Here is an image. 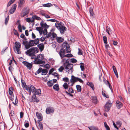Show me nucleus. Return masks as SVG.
<instances>
[{
	"label": "nucleus",
	"instance_id": "nucleus-1",
	"mask_svg": "<svg viewBox=\"0 0 130 130\" xmlns=\"http://www.w3.org/2000/svg\"><path fill=\"white\" fill-rule=\"evenodd\" d=\"M62 61L64 62L63 65L65 69L68 70V71L71 70L72 73L73 72V65L70 62L76 63L77 62V60L74 58L70 59L64 58L62 59Z\"/></svg>",
	"mask_w": 130,
	"mask_h": 130
},
{
	"label": "nucleus",
	"instance_id": "nucleus-2",
	"mask_svg": "<svg viewBox=\"0 0 130 130\" xmlns=\"http://www.w3.org/2000/svg\"><path fill=\"white\" fill-rule=\"evenodd\" d=\"M61 46L62 48L59 52V54L62 58L64 57V56L66 53H70L71 50L69 44L66 41L64 42Z\"/></svg>",
	"mask_w": 130,
	"mask_h": 130
},
{
	"label": "nucleus",
	"instance_id": "nucleus-3",
	"mask_svg": "<svg viewBox=\"0 0 130 130\" xmlns=\"http://www.w3.org/2000/svg\"><path fill=\"white\" fill-rule=\"evenodd\" d=\"M39 42V39L37 38L34 40H30L29 42L26 40H23L22 44L25 46L26 49H28L31 47L38 44Z\"/></svg>",
	"mask_w": 130,
	"mask_h": 130
},
{
	"label": "nucleus",
	"instance_id": "nucleus-4",
	"mask_svg": "<svg viewBox=\"0 0 130 130\" xmlns=\"http://www.w3.org/2000/svg\"><path fill=\"white\" fill-rule=\"evenodd\" d=\"M55 25L56 27L59 31L61 34H63L66 30L67 28L64 26L63 24L61 22L56 23Z\"/></svg>",
	"mask_w": 130,
	"mask_h": 130
},
{
	"label": "nucleus",
	"instance_id": "nucleus-5",
	"mask_svg": "<svg viewBox=\"0 0 130 130\" xmlns=\"http://www.w3.org/2000/svg\"><path fill=\"white\" fill-rule=\"evenodd\" d=\"M77 81L79 82L82 83L83 84L84 83L83 81L81 79L78 77H76L72 75L71 76V79L70 80V82L68 84H69L71 82V84L70 86H72L75 82H76Z\"/></svg>",
	"mask_w": 130,
	"mask_h": 130
},
{
	"label": "nucleus",
	"instance_id": "nucleus-6",
	"mask_svg": "<svg viewBox=\"0 0 130 130\" xmlns=\"http://www.w3.org/2000/svg\"><path fill=\"white\" fill-rule=\"evenodd\" d=\"M112 105L110 100H108L104 106V109L105 111L108 112L110 110Z\"/></svg>",
	"mask_w": 130,
	"mask_h": 130
},
{
	"label": "nucleus",
	"instance_id": "nucleus-7",
	"mask_svg": "<svg viewBox=\"0 0 130 130\" xmlns=\"http://www.w3.org/2000/svg\"><path fill=\"white\" fill-rule=\"evenodd\" d=\"M29 9L28 7L24 8L22 10L21 16L23 17L28 14L29 12Z\"/></svg>",
	"mask_w": 130,
	"mask_h": 130
},
{
	"label": "nucleus",
	"instance_id": "nucleus-8",
	"mask_svg": "<svg viewBox=\"0 0 130 130\" xmlns=\"http://www.w3.org/2000/svg\"><path fill=\"white\" fill-rule=\"evenodd\" d=\"M15 49L14 51H16L18 54H20L21 52L20 50V48L21 47V44L19 42H15Z\"/></svg>",
	"mask_w": 130,
	"mask_h": 130
},
{
	"label": "nucleus",
	"instance_id": "nucleus-9",
	"mask_svg": "<svg viewBox=\"0 0 130 130\" xmlns=\"http://www.w3.org/2000/svg\"><path fill=\"white\" fill-rule=\"evenodd\" d=\"M55 109L53 107H47L46 110V112L47 114L53 113Z\"/></svg>",
	"mask_w": 130,
	"mask_h": 130
},
{
	"label": "nucleus",
	"instance_id": "nucleus-10",
	"mask_svg": "<svg viewBox=\"0 0 130 130\" xmlns=\"http://www.w3.org/2000/svg\"><path fill=\"white\" fill-rule=\"evenodd\" d=\"M22 63L27 67V68L28 69L30 70L31 69L32 65L31 63H28L26 61H23L22 62Z\"/></svg>",
	"mask_w": 130,
	"mask_h": 130
},
{
	"label": "nucleus",
	"instance_id": "nucleus-11",
	"mask_svg": "<svg viewBox=\"0 0 130 130\" xmlns=\"http://www.w3.org/2000/svg\"><path fill=\"white\" fill-rule=\"evenodd\" d=\"M38 50L37 47L31 48L27 50V52L28 53H29L30 52H32L35 54V53H37L38 52Z\"/></svg>",
	"mask_w": 130,
	"mask_h": 130
},
{
	"label": "nucleus",
	"instance_id": "nucleus-12",
	"mask_svg": "<svg viewBox=\"0 0 130 130\" xmlns=\"http://www.w3.org/2000/svg\"><path fill=\"white\" fill-rule=\"evenodd\" d=\"M34 62L36 64H40L44 63L45 62L42 60H39L38 58H36L34 61Z\"/></svg>",
	"mask_w": 130,
	"mask_h": 130
},
{
	"label": "nucleus",
	"instance_id": "nucleus-13",
	"mask_svg": "<svg viewBox=\"0 0 130 130\" xmlns=\"http://www.w3.org/2000/svg\"><path fill=\"white\" fill-rule=\"evenodd\" d=\"M17 6L16 4H14L12 5L11 8L10 9L9 11L10 14H12L14 12Z\"/></svg>",
	"mask_w": 130,
	"mask_h": 130
},
{
	"label": "nucleus",
	"instance_id": "nucleus-14",
	"mask_svg": "<svg viewBox=\"0 0 130 130\" xmlns=\"http://www.w3.org/2000/svg\"><path fill=\"white\" fill-rule=\"evenodd\" d=\"M25 0H20L18 2V8L19 9L23 6V4L25 2Z\"/></svg>",
	"mask_w": 130,
	"mask_h": 130
},
{
	"label": "nucleus",
	"instance_id": "nucleus-15",
	"mask_svg": "<svg viewBox=\"0 0 130 130\" xmlns=\"http://www.w3.org/2000/svg\"><path fill=\"white\" fill-rule=\"evenodd\" d=\"M30 92V93H31V91L33 93H34L35 91H36V88L33 85H31L30 87H29L28 88V90Z\"/></svg>",
	"mask_w": 130,
	"mask_h": 130
},
{
	"label": "nucleus",
	"instance_id": "nucleus-16",
	"mask_svg": "<svg viewBox=\"0 0 130 130\" xmlns=\"http://www.w3.org/2000/svg\"><path fill=\"white\" fill-rule=\"evenodd\" d=\"M21 80L22 87L24 88L27 90H28V87L26 85L25 82L22 79H21Z\"/></svg>",
	"mask_w": 130,
	"mask_h": 130
},
{
	"label": "nucleus",
	"instance_id": "nucleus-17",
	"mask_svg": "<svg viewBox=\"0 0 130 130\" xmlns=\"http://www.w3.org/2000/svg\"><path fill=\"white\" fill-rule=\"evenodd\" d=\"M91 100L92 102L95 104H96L98 103L97 98L96 96H92Z\"/></svg>",
	"mask_w": 130,
	"mask_h": 130
},
{
	"label": "nucleus",
	"instance_id": "nucleus-18",
	"mask_svg": "<svg viewBox=\"0 0 130 130\" xmlns=\"http://www.w3.org/2000/svg\"><path fill=\"white\" fill-rule=\"evenodd\" d=\"M117 104L116 106L118 109H120L123 106L122 104L119 101H117L116 102Z\"/></svg>",
	"mask_w": 130,
	"mask_h": 130
},
{
	"label": "nucleus",
	"instance_id": "nucleus-19",
	"mask_svg": "<svg viewBox=\"0 0 130 130\" xmlns=\"http://www.w3.org/2000/svg\"><path fill=\"white\" fill-rule=\"evenodd\" d=\"M40 25L43 28H48L49 27V26L47 25L46 23H44V21L43 20L41 22Z\"/></svg>",
	"mask_w": 130,
	"mask_h": 130
},
{
	"label": "nucleus",
	"instance_id": "nucleus-20",
	"mask_svg": "<svg viewBox=\"0 0 130 130\" xmlns=\"http://www.w3.org/2000/svg\"><path fill=\"white\" fill-rule=\"evenodd\" d=\"M37 46L41 52H42L43 50L44 45L43 43H41L38 44Z\"/></svg>",
	"mask_w": 130,
	"mask_h": 130
},
{
	"label": "nucleus",
	"instance_id": "nucleus-21",
	"mask_svg": "<svg viewBox=\"0 0 130 130\" xmlns=\"http://www.w3.org/2000/svg\"><path fill=\"white\" fill-rule=\"evenodd\" d=\"M36 29L37 30L39 31L40 35H41L42 34L43 28L42 27H37Z\"/></svg>",
	"mask_w": 130,
	"mask_h": 130
},
{
	"label": "nucleus",
	"instance_id": "nucleus-22",
	"mask_svg": "<svg viewBox=\"0 0 130 130\" xmlns=\"http://www.w3.org/2000/svg\"><path fill=\"white\" fill-rule=\"evenodd\" d=\"M36 115L38 119H40L39 120L40 121L42 120L43 117L42 114L38 113V112H36Z\"/></svg>",
	"mask_w": 130,
	"mask_h": 130
},
{
	"label": "nucleus",
	"instance_id": "nucleus-23",
	"mask_svg": "<svg viewBox=\"0 0 130 130\" xmlns=\"http://www.w3.org/2000/svg\"><path fill=\"white\" fill-rule=\"evenodd\" d=\"M56 39L58 42L59 43L62 42L64 41V39L61 37H56Z\"/></svg>",
	"mask_w": 130,
	"mask_h": 130
},
{
	"label": "nucleus",
	"instance_id": "nucleus-24",
	"mask_svg": "<svg viewBox=\"0 0 130 130\" xmlns=\"http://www.w3.org/2000/svg\"><path fill=\"white\" fill-rule=\"evenodd\" d=\"M89 11L90 13V16L92 17L93 16L94 12L93 11V9L92 7H90L89 9Z\"/></svg>",
	"mask_w": 130,
	"mask_h": 130
},
{
	"label": "nucleus",
	"instance_id": "nucleus-25",
	"mask_svg": "<svg viewBox=\"0 0 130 130\" xmlns=\"http://www.w3.org/2000/svg\"><path fill=\"white\" fill-rule=\"evenodd\" d=\"M32 101L34 102H36L37 103L39 101V100L37 99L36 95L34 94L32 96Z\"/></svg>",
	"mask_w": 130,
	"mask_h": 130
},
{
	"label": "nucleus",
	"instance_id": "nucleus-26",
	"mask_svg": "<svg viewBox=\"0 0 130 130\" xmlns=\"http://www.w3.org/2000/svg\"><path fill=\"white\" fill-rule=\"evenodd\" d=\"M53 88L55 90L57 91H58L60 90L59 86L58 84H56L54 85Z\"/></svg>",
	"mask_w": 130,
	"mask_h": 130
},
{
	"label": "nucleus",
	"instance_id": "nucleus-27",
	"mask_svg": "<svg viewBox=\"0 0 130 130\" xmlns=\"http://www.w3.org/2000/svg\"><path fill=\"white\" fill-rule=\"evenodd\" d=\"M112 68L113 70V71L114 72L116 75V76L117 78H118V73L117 72V71L116 68L115 66H112Z\"/></svg>",
	"mask_w": 130,
	"mask_h": 130
},
{
	"label": "nucleus",
	"instance_id": "nucleus-28",
	"mask_svg": "<svg viewBox=\"0 0 130 130\" xmlns=\"http://www.w3.org/2000/svg\"><path fill=\"white\" fill-rule=\"evenodd\" d=\"M38 123L39 124V128L41 130H42L43 129V125L42 123L39 120H38Z\"/></svg>",
	"mask_w": 130,
	"mask_h": 130
},
{
	"label": "nucleus",
	"instance_id": "nucleus-29",
	"mask_svg": "<svg viewBox=\"0 0 130 130\" xmlns=\"http://www.w3.org/2000/svg\"><path fill=\"white\" fill-rule=\"evenodd\" d=\"M106 30L107 32L109 35H110L111 34V32L110 27L107 26L106 27Z\"/></svg>",
	"mask_w": 130,
	"mask_h": 130
},
{
	"label": "nucleus",
	"instance_id": "nucleus-30",
	"mask_svg": "<svg viewBox=\"0 0 130 130\" xmlns=\"http://www.w3.org/2000/svg\"><path fill=\"white\" fill-rule=\"evenodd\" d=\"M25 53L27 55H28L29 56L31 57H34L35 56V54L32 52H31L29 53L27 52V51L25 52Z\"/></svg>",
	"mask_w": 130,
	"mask_h": 130
},
{
	"label": "nucleus",
	"instance_id": "nucleus-31",
	"mask_svg": "<svg viewBox=\"0 0 130 130\" xmlns=\"http://www.w3.org/2000/svg\"><path fill=\"white\" fill-rule=\"evenodd\" d=\"M87 84L93 90H94V85L92 83L88 82Z\"/></svg>",
	"mask_w": 130,
	"mask_h": 130
},
{
	"label": "nucleus",
	"instance_id": "nucleus-32",
	"mask_svg": "<svg viewBox=\"0 0 130 130\" xmlns=\"http://www.w3.org/2000/svg\"><path fill=\"white\" fill-rule=\"evenodd\" d=\"M34 93L35 95L41 94V90L40 89L36 90V91H35Z\"/></svg>",
	"mask_w": 130,
	"mask_h": 130
},
{
	"label": "nucleus",
	"instance_id": "nucleus-33",
	"mask_svg": "<svg viewBox=\"0 0 130 130\" xmlns=\"http://www.w3.org/2000/svg\"><path fill=\"white\" fill-rule=\"evenodd\" d=\"M77 91L78 92H80L81 91V87L80 85H77L76 86Z\"/></svg>",
	"mask_w": 130,
	"mask_h": 130
},
{
	"label": "nucleus",
	"instance_id": "nucleus-34",
	"mask_svg": "<svg viewBox=\"0 0 130 130\" xmlns=\"http://www.w3.org/2000/svg\"><path fill=\"white\" fill-rule=\"evenodd\" d=\"M42 5L43 7H48L52 6V5L50 3H48L46 4H43Z\"/></svg>",
	"mask_w": 130,
	"mask_h": 130
},
{
	"label": "nucleus",
	"instance_id": "nucleus-35",
	"mask_svg": "<svg viewBox=\"0 0 130 130\" xmlns=\"http://www.w3.org/2000/svg\"><path fill=\"white\" fill-rule=\"evenodd\" d=\"M47 84L49 87H51L53 85V83L52 82V81L51 80H49L47 82Z\"/></svg>",
	"mask_w": 130,
	"mask_h": 130
},
{
	"label": "nucleus",
	"instance_id": "nucleus-36",
	"mask_svg": "<svg viewBox=\"0 0 130 130\" xmlns=\"http://www.w3.org/2000/svg\"><path fill=\"white\" fill-rule=\"evenodd\" d=\"M47 72L48 71L46 69H42V71L41 74L42 75H45Z\"/></svg>",
	"mask_w": 130,
	"mask_h": 130
},
{
	"label": "nucleus",
	"instance_id": "nucleus-37",
	"mask_svg": "<svg viewBox=\"0 0 130 130\" xmlns=\"http://www.w3.org/2000/svg\"><path fill=\"white\" fill-rule=\"evenodd\" d=\"M40 14L42 16H44L47 19L50 18V16L47 14H46L45 13L41 12L40 13Z\"/></svg>",
	"mask_w": 130,
	"mask_h": 130
},
{
	"label": "nucleus",
	"instance_id": "nucleus-38",
	"mask_svg": "<svg viewBox=\"0 0 130 130\" xmlns=\"http://www.w3.org/2000/svg\"><path fill=\"white\" fill-rule=\"evenodd\" d=\"M13 88L12 87H11L10 88H9V94L10 95H11L13 93Z\"/></svg>",
	"mask_w": 130,
	"mask_h": 130
},
{
	"label": "nucleus",
	"instance_id": "nucleus-39",
	"mask_svg": "<svg viewBox=\"0 0 130 130\" xmlns=\"http://www.w3.org/2000/svg\"><path fill=\"white\" fill-rule=\"evenodd\" d=\"M105 91L103 90V89H102V95L105 97H106L107 98H109V96L108 95H106L105 93Z\"/></svg>",
	"mask_w": 130,
	"mask_h": 130
},
{
	"label": "nucleus",
	"instance_id": "nucleus-40",
	"mask_svg": "<svg viewBox=\"0 0 130 130\" xmlns=\"http://www.w3.org/2000/svg\"><path fill=\"white\" fill-rule=\"evenodd\" d=\"M88 128L90 130H98L97 128L94 126L89 127Z\"/></svg>",
	"mask_w": 130,
	"mask_h": 130
},
{
	"label": "nucleus",
	"instance_id": "nucleus-41",
	"mask_svg": "<svg viewBox=\"0 0 130 130\" xmlns=\"http://www.w3.org/2000/svg\"><path fill=\"white\" fill-rule=\"evenodd\" d=\"M32 18L37 20H40L41 19V18L40 17L36 15H33Z\"/></svg>",
	"mask_w": 130,
	"mask_h": 130
},
{
	"label": "nucleus",
	"instance_id": "nucleus-42",
	"mask_svg": "<svg viewBox=\"0 0 130 130\" xmlns=\"http://www.w3.org/2000/svg\"><path fill=\"white\" fill-rule=\"evenodd\" d=\"M37 58H38L39 60H42L43 58V56L42 54L39 55L37 56Z\"/></svg>",
	"mask_w": 130,
	"mask_h": 130
},
{
	"label": "nucleus",
	"instance_id": "nucleus-43",
	"mask_svg": "<svg viewBox=\"0 0 130 130\" xmlns=\"http://www.w3.org/2000/svg\"><path fill=\"white\" fill-rule=\"evenodd\" d=\"M52 75H54L55 77H57L58 79H59V75L58 73L55 72H54L52 73Z\"/></svg>",
	"mask_w": 130,
	"mask_h": 130
},
{
	"label": "nucleus",
	"instance_id": "nucleus-44",
	"mask_svg": "<svg viewBox=\"0 0 130 130\" xmlns=\"http://www.w3.org/2000/svg\"><path fill=\"white\" fill-rule=\"evenodd\" d=\"M63 86L65 89H66L68 88V85L66 83H64L63 85Z\"/></svg>",
	"mask_w": 130,
	"mask_h": 130
},
{
	"label": "nucleus",
	"instance_id": "nucleus-45",
	"mask_svg": "<svg viewBox=\"0 0 130 130\" xmlns=\"http://www.w3.org/2000/svg\"><path fill=\"white\" fill-rule=\"evenodd\" d=\"M103 40L104 44H107V38L106 36H104L103 37Z\"/></svg>",
	"mask_w": 130,
	"mask_h": 130
},
{
	"label": "nucleus",
	"instance_id": "nucleus-46",
	"mask_svg": "<svg viewBox=\"0 0 130 130\" xmlns=\"http://www.w3.org/2000/svg\"><path fill=\"white\" fill-rule=\"evenodd\" d=\"M73 56V55L71 54H68L67 55H65L64 56V57H67V59L69 58V57H72Z\"/></svg>",
	"mask_w": 130,
	"mask_h": 130
},
{
	"label": "nucleus",
	"instance_id": "nucleus-47",
	"mask_svg": "<svg viewBox=\"0 0 130 130\" xmlns=\"http://www.w3.org/2000/svg\"><path fill=\"white\" fill-rule=\"evenodd\" d=\"M9 15H8L7 17L5 18V24L6 25H7L8 22L9 21Z\"/></svg>",
	"mask_w": 130,
	"mask_h": 130
},
{
	"label": "nucleus",
	"instance_id": "nucleus-48",
	"mask_svg": "<svg viewBox=\"0 0 130 130\" xmlns=\"http://www.w3.org/2000/svg\"><path fill=\"white\" fill-rule=\"evenodd\" d=\"M104 126L107 130H110V128L105 122L104 123Z\"/></svg>",
	"mask_w": 130,
	"mask_h": 130
},
{
	"label": "nucleus",
	"instance_id": "nucleus-49",
	"mask_svg": "<svg viewBox=\"0 0 130 130\" xmlns=\"http://www.w3.org/2000/svg\"><path fill=\"white\" fill-rule=\"evenodd\" d=\"M18 28L19 31L21 32H22V27L20 24V23H19V25L18 26Z\"/></svg>",
	"mask_w": 130,
	"mask_h": 130
},
{
	"label": "nucleus",
	"instance_id": "nucleus-50",
	"mask_svg": "<svg viewBox=\"0 0 130 130\" xmlns=\"http://www.w3.org/2000/svg\"><path fill=\"white\" fill-rule=\"evenodd\" d=\"M12 103L15 105H16L18 103V101L16 96L15 97L14 101H13Z\"/></svg>",
	"mask_w": 130,
	"mask_h": 130
},
{
	"label": "nucleus",
	"instance_id": "nucleus-51",
	"mask_svg": "<svg viewBox=\"0 0 130 130\" xmlns=\"http://www.w3.org/2000/svg\"><path fill=\"white\" fill-rule=\"evenodd\" d=\"M78 54L79 55H83V53L81 49L79 48H78Z\"/></svg>",
	"mask_w": 130,
	"mask_h": 130
},
{
	"label": "nucleus",
	"instance_id": "nucleus-52",
	"mask_svg": "<svg viewBox=\"0 0 130 130\" xmlns=\"http://www.w3.org/2000/svg\"><path fill=\"white\" fill-rule=\"evenodd\" d=\"M43 33L44 35H47V32L46 28H45L43 30Z\"/></svg>",
	"mask_w": 130,
	"mask_h": 130
},
{
	"label": "nucleus",
	"instance_id": "nucleus-53",
	"mask_svg": "<svg viewBox=\"0 0 130 130\" xmlns=\"http://www.w3.org/2000/svg\"><path fill=\"white\" fill-rule=\"evenodd\" d=\"M42 69L41 68H40L36 72V73L37 74L40 73L41 72H42Z\"/></svg>",
	"mask_w": 130,
	"mask_h": 130
},
{
	"label": "nucleus",
	"instance_id": "nucleus-54",
	"mask_svg": "<svg viewBox=\"0 0 130 130\" xmlns=\"http://www.w3.org/2000/svg\"><path fill=\"white\" fill-rule=\"evenodd\" d=\"M63 80L64 81L66 82H69V80L68 78V77H64L63 78H62Z\"/></svg>",
	"mask_w": 130,
	"mask_h": 130
},
{
	"label": "nucleus",
	"instance_id": "nucleus-55",
	"mask_svg": "<svg viewBox=\"0 0 130 130\" xmlns=\"http://www.w3.org/2000/svg\"><path fill=\"white\" fill-rule=\"evenodd\" d=\"M68 91L69 93H73L74 92V91L72 89L70 88H69Z\"/></svg>",
	"mask_w": 130,
	"mask_h": 130
},
{
	"label": "nucleus",
	"instance_id": "nucleus-56",
	"mask_svg": "<svg viewBox=\"0 0 130 130\" xmlns=\"http://www.w3.org/2000/svg\"><path fill=\"white\" fill-rule=\"evenodd\" d=\"M54 71V68H52L49 71V72L48 74L49 75L51 74Z\"/></svg>",
	"mask_w": 130,
	"mask_h": 130
},
{
	"label": "nucleus",
	"instance_id": "nucleus-57",
	"mask_svg": "<svg viewBox=\"0 0 130 130\" xmlns=\"http://www.w3.org/2000/svg\"><path fill=\"white\" fill-rule=\"evenodd\" d=\"M14 35H17L18 37L19 36V35L18 33V32L16 30H14Z\"/></svg>",
	"mask_w": 130,
	"mask_h": 130
},
{
	"label": "nucleus",
	"instance_id": "nucleus-58",
	"mask_svg": "<svg viewBox=\"0 0 130 130\" xmlns=\"http://www.w3.org/2000/svg\"><path fill=\"white\" fill-rule=\"evenodd\" d=\"M51 22H56V23H58V22H59V21L56 20L55 19H51Z\"/></svg>",
	"mask_w": 130,
	"mask_h": 130
},
{
	"label": "nucleus",
	"instance_id": "nucleus-59",
	"mask_svg": "<svg viewBox=\"0 0 130 130\" xmlns=\"http://www.w3.org/2000/svg\"><path fill=\"white\" fill-rule=\"evenodd\" d=\"M44 67L47 69H49L50 67V66L48 64H46L44 65Z\"/></svg>",
	"mask_w": 130,
	"mask_h": 130
},
{
	"label": "nucleus",
	"instance_id": "nucleus-60",
	"mask_svg": "<svg viewBox=\"0 0 130 130\" xmlns=\"http://www.w3.org/2000/svg\"><path fill=\"white\" fill-rule=\"evenodd\" d=\"M64 69V67L63 66H61L59 69L58 70L59 71L62 72Z\"/></svg>",
	"mask_w": 130,
	"mask_h": 130
},
{
	"label": "nucleus",
	"instance_id": "nucleus-61",
	"mask_svg": "<svg viewBox=\"0 0 130 130\" xmlns=\"http://www.w3.org/2000/svg\"><path fill=\"white\" fill-rule=\"evenodd\" d=\"M52 36L53 38H55L57 37V35L55 32H53L52 34Z\"/></svg>",
	"mask_w": 130,
	"mask_h": 130
},
{
	"label": "nucleus",
	"instance_id": "nucleus-62",
	"mask_svg": "<svg viewBox=\"0 0 130 130\" xmlns=\"http://www.w3.org/2000/svg\"><path fill=\"white\" fill-rule=\"evenodd\" d=\"M13 69V68L11 66H10L8 68V69L9 71L11 72L12 71V69Z\"/></svg>",
	"mask_w": 130,
	"mask_h": 130
},
{
	"label": "nucleus",
	"instance_id": "nucleus-63",
	"mask_svg": "<svg viewBox=\"0 0 130 130\" xmlns=\"http://www.w3.org/2000/svg\"><path fill=\"white\" fill-rule=\"evenodd\" d=\"M80 67L82 71H84V70L85 68L84 65H81Z\"/></svg>",
	"mask_w": 130,
	"mask_h": 130
},
{
	"label": "nucleus",
	"instance_id": "nucleus-64",
	"mask_svg": "<svg viewBox=\"0 0 130 130\" xmlns=\"http://www.w3.org/2000/svg\"><path fill=\"white\" fill-rule=\"evenodd\" d=\"M31 37H32V39H35L36 38V35L33 32L32 33Z\"/></svg>",
	"mask_w": 130,
	"mask_h": 130
}]
</instances>
